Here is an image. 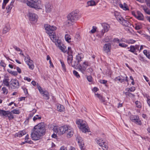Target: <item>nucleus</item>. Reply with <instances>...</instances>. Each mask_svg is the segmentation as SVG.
<instances>
[{"mask_svg": "<svg viewBox=\"0 0 150 150\" xmlns=\"http://www.w3.org/2000/svg\"><path fill=\"white\" fill-rule=\"evenodd\" d=\"M13 47L17 51H20L21 52H22V51L18 47L16 46H13Z\"/></svg>", "mask_w": 150, "mask_h": 150, "instance_id": "nucleus-59", "label": "nucleus"}, {"mask_svg": "<svg viewBox=\"0 0 150 150\" xmlns=\"http://www.w3.org/2000/svg\"><path fill=\"white\" fill-rule=\"evenodd\" d=\"M7 71L9 72L10 74H12L13 75L16 76L17 75L18 73L17 71H9V69L7 70Z\"/></svg>", "mask_w": 150, "mask_h": 150, "instance_id": "nucleus-46", "label": "nucleus"}, {"mask_svg": "<svg viewBox=\"0 0 150 150\" xmlns=\"http://www.w3.org/2000/svg\"><path fill=\"white\" fill-rule=\"evenodd\" d=\"M77 68L78 69L79 71H81L83 74H84L86 71V67L84 66H82L79 64Z\"/></svg>", "mask_w": 150, "mask_h": 150, "instance_id": "nucleus-20", "label": "nucleus"}, {"mask_svg": "<svg viewBox=\"0 0 150 150\" xmlns=\"http://www.w3.org/2000/svg\"><path fill=\"white\" fill-rule=\"evenodd\" d=\"M125 42L128 44H133L136 42V41L132 39L129 40H127L125 41H124Z\"/></svg>", "mask_w": 150, "mask_h": 150, "instance_id": "nucleus-43", "label": "nucleus"}, {"mask_svg": "<svg viewBox=\"0 0 150 150\" xmlns=\"http://www.w3.org/2000/svg\"><path fill=\"white\" fill-rule=\"evenodd\" d=\"M136 107L138 108H140L142 107L141 104L139 101H137L135 102Z\"/></svg>", "mask_w": 150, "mask_h": 150, "instance_id": "nucleus-45", "label": "nucleus"}, {"mask_svg": "<svg viewBox=\"0 0 150 150\" xmlns=\"http://www.w3.org/2000/svg\"><path fill=\"white\" fill-rule=\"evenodd\" d=\"M127 21V20L124 19L122 17L119 18V21L120 22L121 24H122L123 25L125 26V25L126 24Z\"/></svg>", "mask_w": 150, "mask_h": 150, "instance_id": "nucleus-31", "label": "nucleus"}, {"mask_svg": "<svg viewBox=\"0 0 150 150\" xmlns=\"http://www.w3.org/2000/svg\"><path fill=\"white\" fill-rule=\"evenodd\" d=\"M27 5L35 9L40 8L41 1L38 0H27Z\"/></svg>", "mask_w": 150, "mask_h": 150, "instance_id": "nucleus-3", "label": "nucleus"}, {"mask_svg": "<svg viewBox=\"0 0 150 150\" xmlns=\"http://www.w3.org/2000/svg\"><path fill=\"white\" fill-rule=\"evenodd\" d=\"M95 95L97 97L99 98L101 102L104 103L105 102V100L104 98H103L101 95L98 93H95Z\"/></svg>", "mask_w": 150, "mask_h": 150, "instance_id": "nucleus-30", "label": "nucleus"}, {"mask_svg": "<svg viewBox=\"0 0 150 150\" xmlns=\"http://www.w3.org/2000/svg\"><path fill=\"white\" fill-rule=\"evenodd\" d=\"M73 22H74L73 21L67 19V20L65 22V24L66 26H69L72 25Z\"/></svg>", "mask_w": 150, "mask_h": 150, "instance_id": "nucleus-32", "label": "nucleus"}, {"mask_svg": "<svg viewBox=\"0 0 150 150\" xmlns=\"http://www.w3.org/2000/svg\"><path fill=\"white\" fill-rule=\"evenodd\" d=\"M130 49L129 50V51L134 53L135 51V47L134 46L131 45L130 47Z\"/></svg>", "mask_w": 150, "mask_h": 150, "instance_id": "nucleus-49", "label": "nucleus"}, {"mask_svg": "<svg viewBox=\"0 0 150 150\" xmlns=\"http://www.w3.org/2000/svg\"><path fill=\"white\" fill-rule=\"evenodd\" d=\"M67 58V62L68 64H69L71 63V62L72 61L73 59V57L72 54L68 55Z\"/></svg>", "mask_w": 150, "mask_h": 150, "instance_id": "nucleus-33", "label": "nucleus"}, {"mask_svg": "<svg viewBox=\"0 0 150 150\" xmlns=\"http://www.w3.org/2000/svg\"><path fill=\"white\" fill-rule=\"evenodd\" d=\"M142 7L143 9L146 13L150 15V10H149L146 6H142Z\"/></svg>", "mask_w": 150, "mask_h": 150, "instance_id": "nucleus-34", "label": "nucleus"}, {"mask_svg": "<svg viewBox=\"0 0 150 150\" xmlns=\"http://www.w3.org/2000/svg\"><path fill=\"white\" fill-rule=\"evenodd\" d=\"M25 60H26V61H29L31 59L29 56L27 55L25 57Z\"/></svg>", "mask_w": 150, "mask_h": 150, "instance_id": "nucleus-63", "label": "nucleus"}, {"mask_svg": "<svg viewBox=\"0 0 150 150\" xmlns=\"http://www.w3.org/2000/svg\"><path fill=\"white\" fill-rule=\"evenodd\" d=\"M78 11L77 10L72 11L67 16V18L74 22L78 19Z\"/></svg>", "mask_w": 150, "mask_h": 150, "instance_id": "nucleus-5", "label": "nucleus"}, {"mask_svg": "<svg viewBox=\"0 0 150 150\" xmlns=\"http://www.w3.org/2000/svg\"><path fill=\"white\" fill-rule=\"evenodd\" d=\"M8 79H4L3 81V82L4 85L8 87L9 86V83L8 82Z\"/></svg>", "mask_w": 150, "mask_h": 150, "instance_id": "nucleus-40", "label": "nucleus"}, {"mask_svg": "<svg viewBox=\"0 0 150 150\" xmlns=\"http://www.w3.org/2000/svg\"><path fill=\"white\" fill-rule=\"evenodd\" d=\"M28 16L30 20L33 21H37L38 16L35 13L29 12Z\"/></svg>", "mask_w": 150, "mask_h": 150, "instance_id": "nucleus-9", "label": "nucleus"}, {"mask_svg": "<svg viewBox=\"0 0 150 150\" xmlns=\"http://www.w3.org/2000/svg\"><path fill=\"white\" fill-rule=\"evenodd\" d=\"M124 93L125 94L126 96L127 97L129 96L131 98H134L135 96L134 95L129 92H126Z\"/></svg>", "mask_w": 150, "mask_h": 150, "instance_id": "nucleus-38", "label": "nucleus"}, {"mask_svg": "<svg viewBox=\"0 0 150 150\" xmlns=\"http://www.w3.org/2000/svg\"><path fill=\"white\" fill-rule=\"evenodd\" d=\"M83 55L82 53L79 54L76 57V60L80 63L82 60V59L83 58Z\"/></svg>", "mask_w": 150, "mask_h": 150, "instance_id": "nucleus-21", "label": "nucleus"}, {"mask_svg": "<svg viewBox=\"0 0 150 150\" xmlns=\"http://www.w3.org/2000/svg\"><path fill=\"white\" fill-rule=\"evenodd\" d=\"M97 28L95 26H93V29L91 30L90 33H95L96 30Z\"/></svg>", "mask_w": 150, "mask_h": 150, "instance_id": "nucleus-55", "label": "nucleus"}, {"mask_svg": "<svg viewBox=\"0 0 150 150\" xmlns=\"http://www.w3.org/2000/svg\"><path fill=\"white\" fill-rule=\"evenodd\" d=\"M96 142L99 145H102L101 144H102V142H103V141H104V140L101 139V138H98L97 139H96Z\"/></svg>", "mask_w": 150, "mask_h": 150, "instance_id": "nucleus-44", "label": "nucleus"}, {"mask_svg": "<svg viewBox=\"0 0 150 150\" xmlns=\"http://www.w3.org/2000/svg\"><path fill=\"white\" fill-rule=\"evenodd\" d=\"M79 63L76 60H74L73 61H72L71 62V63H70L69 65H71L74 69H76L77 67L79 66Z\"/></svg>", "mask_w": 150, "mask_h": 150, "instance_id": "nucleus-19", "label": "nucleus"}, {"mask_svg": "<svg viewBox=\"0 0 150 150\" xmlns=\"http://www.w3.org/2000/svg\"><path fill=\"white\" fill-rule=\"evenodd\" d=\"M135 17L139 20H142L144 19V16L143 14L140 12H137V15H135Z\"/></svg>", "mask_w": 150, "mask_h": 150, "instance_id": "nucleus-22", "label": "nucleus"}, {"mask_svg": "<svg viewBox=\"0 0 150 150\" xmlns=\"http://www.w3.org/2000/svg\"><path fill=\"white\" fill-rule=\"evenodd\" d=\"M111 48V45L109 43L105 44L103 47V50L106 52L108 54L110 52Z\"/></svg>", "mask_w": 150, "mask_h": 150, "instance_id": "nucleus-11", "label": "nucleus"}, {"mask_svg": "<svg viewBox=\"0 0 150 150\" xmlns=\"http://www.w3.org/2000/svg\"><path fill=\"white\" fill-rule=\"evenodd\" d=\"M38 90L39 91L41 94H42L44 92H45V91H43L42 90V88L40 86H38Z\"/></svg>", "mask_w": 150, "mask_h": 150, "instance_id": "nucleus-54", "label": "nucleus"}, {"mask_svg": "<svg viewBox=\"0 0 150 150\" xmlns=\"http://www.w3.org/2000/svg\"><path fill=\"white\" fill-rule=\"evenodd\" d=\"M44 27L51 40L53 41L55 37V33L54 31L57 29L56 27L54 26H51L48 24H46L44 25Z\"/></svg>", "mask_w": 150, "mask_h": 150, "instance_id": "nucleus-2", "label": "nucleus"}, {"mask_svg": "<svg viewBox=\"0 0 150 150\" xmlns=\"http://www.w3.org/2000/svg\"><path fill=\"white\" fill-rule=\"evenodd\" d=\"M1 90L3 91L2 93L4 94L7 95L8 93V90L5 87H2Z\"/></svg>", "mask_w": 150, "mask_h": 150, "instance_id": "nucleus-41", "label": "nucleus"}, {"mask_svg": "<svg viewBox=\"0 0 150 150\" xmlns=\"http://www.w3.org/2000/svg\"><path fill=\"white\" fill-rule=\"evenodd\" d=\"M11 28L10 27V25L8 23L6 24L4 26L3 31L2 33L3 34H6L10 30Z\"/></svg>", "mask_w": 150, "mask_h": 150, "instance_id": "nucleus-14", "label": "nucleus"}, {"mask_svg": "<svg viewBox=\"0 0 150 150\" xmlns=\"http://www.w3.org/2000/svg\"><path fill=\"white\" fill-rule=\"evenodd\" d=\"M52 6L50 3H46L45 5V9L46 12L47 13H49L51 12L52 9Z\"/></svg>", "mask_w": 150, "mask_h": 150, "instance_id": "nucleus-12", "label": "nucleus"}, {"mask_svg": "<svg viewBox=\"0 0 150 150\" xmlns=\"http://www.w3.org/2000/svg\"><path fill=\"white\" fill-rule=\"evenodd\" d=\"M60 62L62 66L63 69V71L64 72L66 71V69L65 67V65L64 63V62L63 61L60 59Z\"/></svg>", "mask_w": 150, "mask_h": 150, "instance_id": "nucleus-37", "label": "nucleus"}, {"mask_svg": "<svg viewBox=\"0 0 150 150\" xmlns=\"http://www.w3.org/2000/svg\"><path fill=\"white\" fill-rule=\"evenodd\" d=\"M11 85L13 88H17L19 87V83L18 80L16 79H12L11 81Z\"/></svg>", "mask_w": 150, "mask_h": 150, "instance_id": "nucleus-10", "label": "nucleus"}, {"mask_svg": "<svg viewBox=\"0 0 150 150\" xmlns=\"http://www.w3.org/2000/svg\"><path fill=\"white\" fill-rule=\"evenodd\" d=\"M73 74L77 78L80 77V76L78 72L74 70L73 71Z\"/></svg>", "mask_w": 150, "mask_h": 150, "instance_id": "nucleus-50", "label": "nucleus"}, {"mask_svg": "<svg viewBox=\"0 0 150 150\" xmlns=\"http://www.w3.org/2000/svg\"><path fill=\"white\" fill-rule=\"evenodd\" d=\"M114 80L115 81H118L121 83L124 82L125 81V79L123 78L122 76L117 77L115 78Z\"/></svg>", "mask_w": 150, "mask_h": 150, "instance_id": "nucleus-25", "label": "nucleus"}, {"mask_svg": "<svg viewBox=\"0 0 150 150\" xmlns=\"http://www.w3.org/2000/svg\"><path fill=\"white\" fill-rule=\"evenodd\" d=\"M143 53L147 58L150 59V53L149 52H148L146 50H144L143 51Z\"/></svg>", "mask_w": 150, "mask_h": 150, "instance_id": "nucleus-39", "label": "nucleus"}, {"mask_svg": "<svg viewBox=\"0 0 150 150\" xmlns=\"http://www.w3.org/2000/svg\"><path fill=\"white\" fill-rule=\"evenodd\" d=\"M69 127L66 125L59 127L58 128L57 126H55L53 128L54 131L58 133V134L61 135L67 132Z\"/></svg>", "mask_w": 150, "mask_h": 150, "instance_id": "nucleus-4", "label": "nucleus"}, {"mask_svg": "<svg viewBox=\"0 0 150 150\" xmlns=\"http://www.w3.org/2000/svg\"><path fill=\"white\" fill-rule=\"evenodd\" d=\"M87 4L88 6H93L96 5V3L93 0H91L87 2Z\"/></svg>", "mask_w": 150, "mask_h": 150, "instance_id": "nucleus-35", "label": "nucleus"}, {"mask_svg": "<svg viewBox=\"0 0 150 150\" xmlns=\"http://www.w3.org/2000/svg\"><path fill=\"white\" fill-rule=\"evenodd\" d=\"M93 70L91 68H89L87 69L86 71V74H87L88 73H91L92 72Z\"/></svg>", "mask_w": 150, "mask_h": 150, "instance_id": "nucleus-51", "label": "nucleus"}, {"mask_svg": "<svg viewBox=\"0 0 150 150\" xmlns=\"http://www.w3.org/2000/svg\"><path fill=\"white\" fill-rule=\"evenodd\" d=\"M114 16H115L117 20L119 21V18H120L119 17V13L115 11L114 13Z\"/></svg>", "mask_w": 150, "mask_h": 150, "instance_id": "nucleus-57", "label": "nucleus"}, {"mask_svg": "<svg viewBox=\"0 0 150 150\" xmlns=\"http://www.w3.org/2000/svg\"><path fill=\"white\" fill-rule=\"evenodd\" d=\"M46 125L44 122L39 123L35 126L31 131V137L32 140L40 139L46 133Z\"/></svg>", "mask_w": 150, "mask_h": 150, "instance_id": "nucleus-1", "label": "nucleus"}, {"mask_svg": "<svg viewBox=\"0 0 150 150\" xmlns=\"http://www.w3.org/2000/svg\"><path fill=\"white\" fill-rule=\"evenodd\" d=\"M72 52H73L71 50V47H68V52H67L68 54H72Z\"/></svg>", "mask_w": 150, "mask_h": 150, "instance_id": "nucleus-56", "label": "nucleus"}, {"mask_svg": "<svg viewBox=\"0 0 150 150\" xmlns=\"http://www.w3.org/2000/svg\"><path fill=\"white\" fill-rule=\"evenodd\" d=\"M36 110L34 109L33 110V112H30V114L29 115V116L28 118L30 119L33 116L34 114L36 112Z\"/></svg>", "mask_w": 150, "mask_h": 150, "instance_id": "nucleus-47", "label": "nucleus"}, {"mask_svg": "<svg viewBox=\"0 0 150 150\" xmlns=\"http://www.w3.org/2000/svg\"><path fill=\"white\" fill-rule=\"evenodd\" d=\"M138 57H139V59L140 60H141L142 61H143V62L145 60H144V57L142 56L141 55H139L138 56Z\"/></svg>", "mask_w": 150, "mask_h": 150, "instance_id": "nucleus-60", "label": "nucleus"}, {"mask_svg": "<svg viewBox=\"0 0 150 150\" xmlns=\"http://www.w3.org/2000/svg\"><path fill=\"white\" fill-rule=\"evenodd\" d=\"M0 64L1 66L4 68L6 67V64L2 60L1 61Z\"/></svg>", "mask_w": 150, "mask_h": 150, "instance_id": "nucleus-61", "label": "nucleus"}, {"mask_svg": "<svg viewBox=\"0 0 150 150\" xmlns=\"http://www.w3.org/2000/svg\"><path fill=\"white\" fill-rule=\"evenodd\" d=\"M25 62L28 66L29 68L30 69L33 70L34 69L35 66L33 60H30L29 61H26Z\"/></svg>", "mask_w": 150, "mask_h": 150, "instance_id": "nucleus-16", "label": "nucleus"}, {"mask_svg": "<svg viewBox=\"0 0 150 150\" xmlns=\"http://www.w3.org/2000/svg\"><path fill=\"white\" fill-rule=\"evenodd\" d=\"M57 45L62 51L64 53H65L67 51L66 47L63 45H62V46L60 42H59L58 41L57 42Z\"/></svg>", "mask_w": 150, "mask_h": 150, "instance_id": "nucleus-17", "label": "nucleus"}, {"mask_svg": "<svg viewBox=\"0 0 150 150\" xmlns=\"http://www.w3.org/2000/svg\"><path fill=\"white\" fill-rule=\"evenodd\" d=\"M12 113L11 111V112L8 111L0 110V115L1 116H4L6 117H8L9 120L13 119L14 118Z\"/></svg>", "mask_w": 150, "mask_h": 150, "instance_id": "nucleus-6", "label": "nucleus"}, {"mask_svg": "<svg viewBox=\"0 0 150 150\" xmlns=\"http://www.w3.org/2000/svg\"><path fill=\"white\" fill-rule=\"evenodd\" d=\"M11 111L12 113L14 114H18L21 112V111L18 109H14L13 110Z\"/></svg>", "mask_w": 150, "mask_h": 150, "instance_id": "nucleus-42", "label": "nucleus"}, {"mask_svg": "<svg viewBox=\"0 0 150 150\" xmlns=\"http://www.w3.org/2000/svg\"><path fill=\"white\" fill-rule=\"evenodd\" d=\"M64 108L63 105L59 104L57 106V110L60 112H62L64 111Z\"/></svg>", "mask_w": 150, "mask_h": 150, "instance_id": "nucleus-27", "label": "nucleus"}, {"mask_svg": "<svg viewBox=\"0 0 150 150\" xmlns=\"http://www.w3.org/2000/svg\"><path fill=\"white\" fill-rule=\"evenodd\" d=\"M119 46L125 48L128 46V45L124 43H119Z\"/></svg>", "mask_w": 150, "mask_h": 150, "instance_id": "nucleus-52", "label": "nucleus"}, {"mask_svg": "<svg viewBox=\"0 0 150 150\" xmlns=\"http://www.w3.org/2000/svg\"><path fill=\"white\" fill-rule=\"evenodd\" d=\"M119 6L120 7L123 9L124 10L126 11L129 10V8L127 4L125 3H124L123 4H119Z\"/></svg>", "mask_w": 150, "mask_h": 150, "instance_id": "nucleus-26", "label": "nucleus"}, {"mask_svg": "<svg viewBox=\"0 0 150 150\" xmlns=\"http://www.w3.org/2000/svg\"><path fill=\"white\" fill-rule=\"evenodd\" d=\"M87 79L88 81L91 82L92 81V77L90 76H88L87 77Z\"/></svg>", "mask_w": 150, "mask_h": 150, "instance_id": "nucleus-58", "label": "nucleus"}, {"mask_svg": "<svg viewBox=\"0 0 150 150\" xmlns=\"http://www.w3.org/2000/svg\"><path fill=\"white\" fill-rule=\"evenodd\" d=\"M107 80H100V83H103V84H106L107 83Z\"/></svg>", "mask_w": 150, "mask_h": 150, "instance_id": "nucleus-64", "label": "nucleus"}, {"mask_svg": "<svg viewBox=\"0 0 150 150\" xmlns=\"http://www.w3.org/2000/svg\"><path fill=\"white\" fill-rule=\"evenodd\" d=\"M76 141H78L81 149H82L83 146L84 142L82 138L80 136H78L76 137Z\"/></svg>", "mask_w": 150, "mask_h": 150, "instance_id": "nucleus-13", "label": "nucleus"}, {"mask_svg": "<svg viewBox=\"0 0 150 150\" xmlns=\"http://www.w3.org/2000/svg\"><path fill=\"white\" fill-rule=\"evenodd\" d=\"M84 121L81 120H79L76 121V124L78 125H80V126L82 125L81 124L83 123Z\"/></svg>", "mask_w": 150, "mask_h": 150, "instance_id": "nucleus-53", "label": "nucleus"}, {"mask_svg": "<svg viewBox=\"0 0 150 150\" xmlns=\"http://www.w3.org/2000/svg\"><path fill=\"white\" fill-rule=\"evenodd\" d=\"M14 0H12L11 1L10 4L6 6V8L8 11V12L13 7V4L14 3Z\"/></svg>", "mask_w": 150, "mask_h": 150, "instance_id": "nucleus-28", "label": "nucleus"}, {"mask_svg": "<svg viewBox=\"0 0 150 150\" xmlns=\"http://www.w3.org/2000/svg\"><path fill=\"white\" fill-rule=\"evenodd\" d=\"M26 132L25 131L23 130L17 133H16L15 134V136L20 137L26 134Z\"/></svg>", "mask_w": 150, "mask_h": 150, "instance_id": "nucleus-23", "label": "nucleus"}, {"mask_svg": "<svg viewBox=\"0 0 150 150\" xmlns=\"http://www.w3.org/2000/svg\"><path fill=\"white\" fill-rule=\"evenodd\" d=\"M66 132L67 136L68 138H70L73 134V131L72 130L70 129V127H69L68 130Z\"/></svg>", "mask_w": 150, "mask_h": 150, "instance_id": "nucleus-18", "label": "nucleus"}, {"mask_svg": "<svg viewBox=\"0 0 150 150\" xmlns=\"http://www.w3.org/2000/svg\"><path fill=\"white\" fill-rule=\"evenodd\" d=\"M135 88L134 87H131L130 88H128V91H134L135 90Z\"/></svg>", "mask_w": 150, "mask_h": 150, "instance_id": "nucleus-62", "label": "nucleus"}, {"mask_svg": "<svg viewBox=\"0 0 150 150\" xmlns=\"http://www.w3.org/2000/svg\"><path fill=\"white\" fill-rule=\"evenodd\" d=\"M101 145H99L102 147L103 150H107L108 149V146L107 144L104 141H103L102 142Z\"/></svg>", "mask_w": 150, "mask_h": 150, "instance_id": "nucleus-24", "label": "nucleus"}, {"mask_svg": "<svg viewBox=\"0 0 150 150\" xmlns=\"http://www.w3.org/2000/svg\"><path fill=\"white\" fill-rule=\"evenodd\" d=\"M130 120L133 122H134L139 125L141 124V122L139 120L138 116L137 115L132 116L130 117Z\"/></svg>", "mask_w": 150, "mask_h": 150, "instance_id": "nucleus-8", "label": "nucleus"}, {"mask_svg": "<svg viewBox=\"0 0 150 150\" xmlns=\"http://www.w3.org/2000/svg\"><path fill=\"white\" fill-rule=\"evenodd\" d=\"M42 95H43V97L45 99L48 100L50 98V94L47 91H45Z\"/></svg>", "mask_w": 150, "mask_h": 150, "instance_id": "nucleus-29", "label": "nucleus"}, {"mask_svg": "<svg viewBox=\"0 0 150 150\" xmlns=\"http://www.w3.org/2000/svg\"><path fill=\"white\" fill-rule=\"evenodd\" d=\"M110 26L108 24H106L103 25V29L101 31V35L103 36L104 33L108 31L109 29Z\"/></svg>", "mask_w": 150, "mask_h": 150, "instance_id": "nucleus-15", "label": "nucleus"}, {"mask_svg": "<svg viewBox=\"0 0 150 150\" xmlns=\"http://www.w3.org/2000/svg\"><path fill=\"white\" fill-rule=\"evenodd\" d=\"M80 127V129L83 132L86 133L87 132H89V129L87 125L86 122L84 121L83 124Z\"/></svg>", "mask_w": 150, "mask_h": 150, "instance_id": "nucleus-7", "label": "nucleus"}, {"mask_svg": "<svg viewBox=\"0 0 150 150\" xmlns=\"http://www.w3.org/2000/svg\"><path fill=\"white\" fill-rule=\"evenodd\" d=\"M65 38L66 40L68 42H71L70 41L71 39V37L70 36V35L68 34H66L65 35Z\"/></svg>", "mask_w": 150, "mask_h": 150, "instance_id": "nucleus-36", "label": "nucleus"}, {"mask_svg": "<svg viewBox=\"0 0 150 150\" xmlns=\"http://www.w3.org/2000/svg\"><path fill=\"white\" fill-rule=\"evenodd\" d=\"M41 118V117L40 116H39V115H37L34 117L33 120L34 121H35L38 119H40Z\"/></svg>", "mask_w": 150, "mask_h": 150, "instance_id": "nucleus-48", "label": "nucleus"}]
</instances>
